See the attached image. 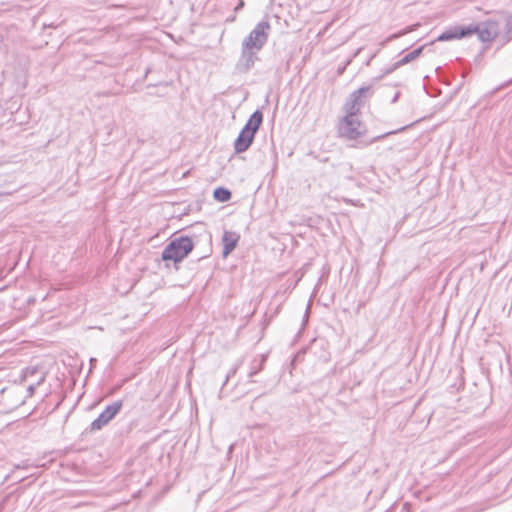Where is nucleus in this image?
I'll return each instance as SVG.
<instances>
[{
  "instance_id": "f257e3e1",
  "label": "nucleus",
  "mask_w": 512,
  "mask_h": 512,
  "mask_svg": "<svg viewBox=\"0 0 512 512\" xmlns=\"http://www.w3.org/2000/svg\"><path fill=\"white\" fill-rule=\"evenodd\" d=\"M371 95L370 87H361L350 94L346 103L344 104V111L346 115L339 124V133L342 137L347 139H356L365 133V126L360 121L358 113L364 106L366 96Z\"/></svg>"
},
{
  "instance_id": "f03ea898",
  "label": "nucleus",
  "mask_w": 512,
  "mask_h": 512,
  "mask_svg": "<svg viewBox=\"0 0 512 512\" xmlns=\"http://www.w3.org/2000/svg\"><path fill=\"white\" fill-rule=\"evenodd\" d=\"M472 34H477L479 40L483 42L492 41L498 35V25L495 21L488 20L479 24H471L467 27H455L442 33L437 38V41L460 39Z\"/></svg>"
},
{
  "instance_id": "7ed1b4c3",
  "label": "nucleus",
  "mask_w": 512,
  "mask_h": 512,
  "mask_svg": "<svg viewBox=\"0 0 512 512\" xmlns=\"http://www.w3.org/2000/svg\"><path fill=\"white\" fill-rule=\"evenodd\" d=\"M270 29L271 27L269 22L261 21L258 23L256 27L249 33V35L243 40V55H251L261 50L268 40Z\"/></svg>"
},
{
  "instance_id": "20e7f679",
  "label": "nucleus",
  "mask_w": 512,
  "mask_h": 512,
  "mask_svg": "<svg viewBox=\"0 0 512 512\" xmlns=\"http://www.w3.org/2000/svg\"><path fill=\"white\" fill-rule=\"evenodd\" d=\"M262 121L263 114L259 110L255 111L251 115L246 125L235 140L234 149L236 153L245 152L250 147Z\"/></svg>"
},
{
  "instance_id": "39448f33",
  "label": "nucleus",
  "mask_w": 512,
  "mask_h": 512,
  "mask_svg": "<svg viewBox=\"0 0 512 512\" xmlns=\"http://www.w3.org/2000/svg\"><path fill=\"white\" fill-rule=\"evenodd\" d=\"M193 249V243L188 237H179L173 239L163 250L162 259L164 261H182Z\"/></svg>"
},
{
  "instance_id": "423d86ee",
  "label": "nucleus",
  "mask_w": 512,
  "mask_h": 512,
  "mask_svg": "<svg viewBox=\"0 0 512 512\" xmlns=\"http://www.w3.org/2000/svg\"><path fill=\"white\" fill-rule=\"evenodd\" d=\"M45 378L46 373L39 370L38 367H28L23 370L21 381L28 384V392L31 396L34 393L35 388L43 383Z\"/></svg>"
},
{
  "instance_id": "0eeeda50",
  "label": "nucleus",
  "mask_w": 512,
  "mask_h": 512,
  "mask_svg": "<svg viewBox=\"0 0 512 512\" xmlns=\"http://www.w3.org/2000/svg\"><path fill=\"white\" fill-rule=\"evenodd\" d=\"M121 407V401H116L107 406L106 409L98 416V418L92 422L91 430H100L102 427L107 425L120 411Z\"/></svg>"
},
{
  "instance_id": "6e6552de",
  "label": "nucleus",
  "mask_w": 512,
  "mask_h": 512,
  "mask_svg": "<svg viewBox=\"0 0 512 512\" xmlns=\"http://www.w3.org/2000/svg\"><path fill=\"white\" fill-rule=\"evenodd\" d=\"M239 234L232 231H225L222 236L223 252L222 255L226 258L236 247L239 241Z\"/></svg>"
},
{
  "instance_id": "1a4fd4ad",
  "label": "nucleus",
  "mask_w": 512,
  "mask_h": 512,
  "mask_svg": "<svg viewBox=\"0 0 512 512\" xmlns=\"http://www.w3.org/2000/svg\"><path fill=\"white\" fill-rule=\"evenodd\" d=\"M424 49V46L410 52L409 54H407L406 56H404L400 61H398L395 65H394V68L393 69H396L402 65H405L413 60H415L416 58H418L420 56V54L422 53Z\"/></svg>"
},
{
  "instance_id": "9d476101",
  "label": "nucleus",
  "mask_w": 512,
  "mask_h": 512,
  "mask_svg": "<svg viewBox=\"0 0 512 512\" xmlns=\"http://www.w3.org/2000/svg\"><path fill=\"white\" fill-rule=\"evenodd\" d=\"M213 195L214 198L220 202H226L231 198V192L222 187L216 188Z\"/></svg>"
},
{
  "instance_id": "9b49d317",
  "label": "nucleus",
  "mask_w": 512,
  "mask_h": 512,
  "mask_svg": "<svg viewBox=\"0 0 512 512\" xmlns=\"http://www.w3.org/2000/svg\"><path fill=\"white\" fill-rule=\"evenodd\" d=\"M419 24H414V25H411V26H408L407 28H405L404 30L398 32V33H394L392 35H390L383 43L382 45H385V43L387 42H390L392 40H395V39H398L412 31H414L417 27H418Z\"/></svg>"
},
{
  "instance_id": "f8f14e48",
  "label": "nucleus",
  "mask_w": 512,
  "mask_h": 512,
  "mask_svg": "<svg viewBox=\"0 0 512 512\" xmlns=\"http://www.w3.org/2000/svg\"><path fill=\"white\" fill-rule=\"evenodd\" d=\"M508 33H512V19L508 22Z\"/></svg>"
},
{
  "instance_id": "ddd939ff",
  "label": "nucleus",
  "mask_w": 512,
  "mask_h": 512,
  "mask_svg": "<svg viewBox=\"0 0 512 512\" xmlns=\"http://www.w3.org/2000/svg\"><path fill=\"white\" fill-rule=\"evenodd\" d=\"M243 6H244V2H243V1H240L239 5L235 8V11H238V10H239V9H241Z\"/></svg>"
},
{
  "instance_id": "4468645a",
  "label": "nucleus",
  "mask_w": 512,
  "mask_h": 512,
  "mask_svg": "<svg viewBox=\"0 0 512 512\" xmlns=\"http://www.w3.org/2000/svg\"><path fill=\"white\" fill-rule=\"evenodd\" d=\"M26 467H27V465H22V466L17 465V466H16V468H26Z\"/></svg>"
},
{
  "instance_id": "2eb2a0df",
  "label": "nucleus",
  "mask_w": 512,
  "mask_h": 512,
  "mask_svg": "<svg viewBox=\"0 0 512 512\" xmlns=\"http://www.w3.org/2000/svg\"><path fill=\"white\" fill-rule=\"evenodd\" d=\"M90 362H91V364H94V362H96V359H93V358H92V359L90 360Z\"/></svg>"
}]
</instances>
